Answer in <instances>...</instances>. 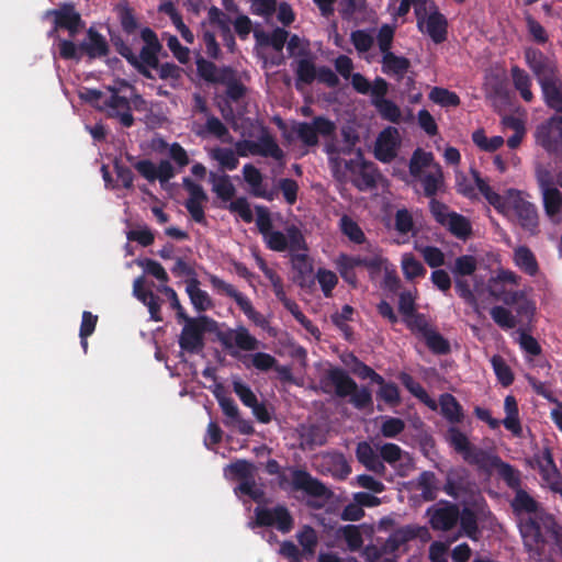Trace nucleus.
<instances>
[{
	"label": "nucleus",
	"mask_w": 562,
	"mask_h": 562,
	"mask_svg": "<svg viewBox=\"0 0 562 562\" xmlns=\"http://www.w3.org/2000/svg\"><path fill=\"white\" fill-rule=\"evenodd\" d=\"M447 441L459 453L462 459L470 465H475L479 469L487 470L494 463L495 454H491L484 449L472 445L468 436L462 432L457 426H451L447 430Z\"/></svg>",
	"instance_id": "1"
},
{
	"label": "nucleus",
	"mask_w": 562,
	"mask_h": 562,
	"mask_svg": "<svg viewBox=\"0 0 562 562\" xmlns=\"http://www.w3.org/2000/svg\"><path fill=\"white\" fill-rule=\"evenodd\" d=\"M415 16L418 31L429 36L435 44H441L447 40L448 19L434 1L429 0L426 7L417 5Z\"/></svg>",
	"instance_id": "2"
},
{
	"label": "nucleus",
	"mask_w": 562,
	"mask_h": 562,
	"mask_svg": "<svg viewBox=\"0 0 562 562\" xmlns=\"http://www.w3.org/2000/svg\"><path fill=\"white\" fill-rule=\"evenodd\" d=\"M140 38L144 42V46L139 55L134 54V59L130 58L127 63L146 79H155L151 69H156L160 64L158 56L162 45L157 34L148 26L140 30Z\"/></svg>",
	"instance_id": "3"
},
{
	"label": "nucleus",
	"mask_w": 562,
	"mask_h": 562,
	"mask_svg": "<svg viewBox=\"0 0 562 562\" xmlns=\"http://www.w3.org/2000/svg\"><path fill=\"white\" fill-rule=\"evenodd\" d=\"M266 247L277 252L307 251V243L302 231L294 224L285 227V233L281 231H271L262 237Z\"/></svg>",
	"instance_id": "4"
},
{
	"label": "nucleus",
	"mask_w": 562,
	"mask_h": 562,
	"mask_svg": "<svg viewBox=\"0 0 562 562\" xmlns=\"http://www.w3.org/2000/svg\"><path fill=\"white\" fill-rule=\"evenodd\" d=\"M504 411L506 413V417L502 422L492 417V414L487 408L480 406L474 408V414L480 420L486 423L493 430L498 429L501 424H503L504 427L513 434V436L521 437L522 427L519 418V408L515 396L507 395L505 397Z\"/></svg>",
	"instance_id": "5"
},
{
	"label": "nucleus",
	"mask_w": 562,
	"mask_h": 562,
	"mask_svg": "<svg viewBox=\"0 0 562 562\" xmlns=\"http://www.w3.org/2000/svg\"><path fill=\"white\" fill-rule=\"evenodd\" d=\"M209 281L217 294L233 299L247 318L254 324L260 327H265L268 324L266 317L255 310L251 301L245 294L239 292L233 284L224 281L215 274H210Z\"/></svg>",
	"instance_id": "6"
},
{
	"label": "nucleus",
	"mask_w": 562,
	"mask_h": 562,
	"mask_svg": "<svg viewBox=\"0 0 562 562\" xmlns=\"http://www.w3.org/2000/svg\"><path fill=\"white\" fill-rule=\"evenodd\" d=\"M45 18L53 19V27L48 32L49 37L54 36L59 30H66L70 37H75L85 25L74 2H63L57 9L47 10Z\"/></svg>",
	"instance_id": "7"
},
{
	"label": "nucleus",
	"mask_w": 562,
	"mask_h": 562,
	"mask_svg": "<svg viewBox=\"0 0 562 562\" xmlns=\"http://www.w3.org/2000/svg\"><path fill=\"white\" fill-rule=\"evenodd\" d=\"M255 524L258 527H274L281 533H289L294 527V518L284 504L274 507H256Z\"/></svg>",
	"instance_id": "8"
},
{
	"label": "nucleus",
	"mask_w": 562,
	"mask_h": 562,
	"mask_svg": "<svg viewBox=\"0 0 562 562\" xmlns=\"http://www.w3.org/2000/svg\"><path fill=\"white\" fill-rule=\"evenodd\" d=\"M297 138L307 147L318 145V136H333L337 130L335 122L325 116H315L312 122H300L293 128Z\"/></svg>",
	"instance_id": "9"
},
{
	"label": "nucleus",
	"mask_w": 562,
	"mask_h": 562,
	"mask_svg": "<svg viewBox=\"0 0 562 562\" xmlns=\"http://www.w3.org/2000/svg\"><path fill=\"white\" fill-rule=\"evenodd\" d=\"M525 61L537 78L539 86L561 75L557 60L538 48L525 49Z\"/></svg>",
	"instance_id": "10"
},
{
	"label": "nucleus",
	"mask_w": 562,
	"mask_h": 562,
	"mask_svg": "<svg viewBox=\"0 0 562 562\" xmlns=\"http://www.w3.org/2000/svg\"><path fill=\"white\" fill-rule=\"evenodd\" d=\"M535 138L548 154L562 150V116H552L537 126Z\"/></svg>",
	"instance_id": "11"
},
{
	"label": "nucleus",
	"mask_w": 562,
	"mask_h": 562,
	"mask_svg": "<svg viewBox=\"0 0 562 562\" xmlns=\"http://www.w3.org/2000/svg\"><path fill=\"white\" fill-rule=\"evenodd\" d=\"M429 525L435 531H450L459 522V506L448 501H440L426 510Z\"/></svg>",
	"instance_id": "12"
},
{
	"label": "nucleus",
	"mask_w": 562,
	"mask_h": 562,
	"mask_svg": "<svg viewBox=\"0 0 562 562\" xmlns=\"http://www.w3.org/2000/svg\"><path fill=\"white\" fill-rule=\"evenodd\" d=\"M510 507L513 513L519 518L518 527L521 532L522 525L528 520H538L542 516H552L543 510L540 503L537 502L527 491L524 488L515 492L513 499L510 501Z\"/></svg>",
	"instance_id": "13"
},
{
	"label": "nucleus",
	"mask_w": 562,
	"mask_h": 562,
	"mask_svg": "<svg viewBox=\"0 0 562 562\" xmlns=\"http://www.w3.org/2000/svg\"><path fill=\"white\" fill-rule=\"evenodd\" d=\"M210 318L200 316L196 319H188L179 337V346L189 353H199L204 347V333Z\"/></svg>",
	"instance_id": "14"
},
{
	"label": "nucleus",
	"mask_w": 562,
	"mask_h": 562,
	"mask_svg": "<svg viewBox=\"0 0 562 562\" xmlns=\"http://www.w3.org/2000/svg\"><path fill=\"white\" fill-rule=\"evenodd\" d=\"M321 385L325 393H330L334 389L336 396L340 398L348 397L357 389L356 381L340 367L326 370L321 378Z\"/></svg>",
	"instance_id": "15"
},
{
	"label": "nucleus",
	"mask_w": 562,
	"mask_h": 562,
	"mask_svg": "<svg viewBox=\"0 0 562 562\" xmlns=\"http://www.w3.org/2000/svg\"><path fill=\"white\" fill-rule=\"evenodd\" d=\"M398 146L400 139L397 128L387 126L376 138L374 156L381 162L389 164L397 156Z\"/></svg>",
	"instance_id": "16"
},
{
	"label": "nucleus",
	"mask_w": 562,
	"mask_h": 562,
	"mask_svg": "<svg viewBox=\"0 0 562 562\" xmlns=\"http://www.w3.org/2000/svg\"><path fill=\"white\" fill-rule=\"evenodd\" d=\"M292 487L313 497H326L330 493L324 483L302 469L292 470Z\"/></svg>",
	"instance_id": "17"
},
{
	"label": "nucleus",
	"mask_w": 562,
	"mask_h": 562,
	"mask_svg": "<svg viewBox=\"0 0 562 562\" xmlns=\"http://www.w3.org/2000/svg\"><path fill=\"white\" fill-rule=\"evenodd\" d=\"M358 164L355 166L352 183L360 191H367L376 187L379 172L373 162L362 159L361 149L357 150Z\"/></svg>",
	"instance_id": "18"
},
{
	"label": "nucleus",
	"mask_w": 562,
	"mask_h": 562,
	"mask_svg": "<svg viewBox=\"0 0 562 562\" xmlns=\"http://www.w3.org/2000/svg\"><path fill=\"white\" fill-rule=\"evenodd\" d=\"M510 205L524 228H535L538 225L537 207L525 200L519 191H509Z\"/></svg>",
	"instance_id": "19"
},
{
	"label": "nucleus",
	"mask_w": 562,
	"mask_h": 562,
	"mask_svg": "<svg viewBox=\"0 0 562 562\" xmlns=\"http://www.w3.org/2000/svg\"><path fill=\"white\" fill-rule=\"evenodd\" d=\"M79 49L89 59L103 58L110 53L106 38L94 27L87 30L86 38L79 43Z\"/></svg>",
	"instance_id": "20"
},
{
	"label": "nucleus",
	"mask_w": 562,
	"mask_h": 562,
	"mask_svg": "<svg viewBox=\"0 0 562 562\" xmlns=\"http://www.w3.org/2000/svg\"><path fill=\"white\" fill-rule=\"evenodd\" d=\"M243 177L245 182L249 186L250 194L255 198L272 201L277 196L273 190H268L267 184L263 183V175L252 164H246L243 167Z\"/></svg>",
	"instance_id": "21"
},
{
	"label": "nucleus",
	"mask_w": 562,
	"mask_h": 562,
	"mask_svg": "<svg viewBox=\"0 0 562 562\" xmlns=\"http://www.w3.org/2000/svg\"><path fill=\"white\" fill-rule=\"evenodd\" d=\"M104 105L109 109V116L119 119L124 127L134 125V116L132 114V106L130 99L120 95L119 93L111 94L105 101Z\"/></svg>",
	"instance_id": "22"
},
{
	"label": "nucleus",
	"mask_w": 562,
	"mask_h": 562,
	"mask_svg": "<svg viewBox=\"0 0 562 562\" xmlns=\"http://www.w3.org/2000/svg\"><path fill=\"white\" fill-rule=\"evenodd\" d=\"M356 458L368 471L378 475L385 474V464L381 461L379 454L368 441H360L357 443Z\"/></svg>",
	"instance_id": "23"
},
{
	"label": "nucleus",
	"mask_w": 562,
	"mask_h": 562,
	"mask_svg": "<svg viewBox=\"0 0 562 562\" xmlns=\"http://www.w3.org/2000/svg\"><path fill=\"white\" fill-rule=\"evenodd\" d=\"M469 484V471L463 467L452 468L446 474L443 492L452 498H458L465 492Z\"/></svg>",
	"instance_id": "24"
},
{
	"label": "nucleus",
	"mask_w": 562,
	"mask_h": 562,
	"mask_svg": "<svg viewBox=\"0 0 562 562\" xmlns=\"http://www.w3.org/2000/svg\"><path fill=\"white\" fill-rule=\"evenodd\" d=\"M196 70L202 79L211 83H224L233 76L232 68L223 67L218 69L213 61L204 58L196 60Z\"/></svg>",
	"instance_id": "25"
},
{
	"label": "nucleus",
	"mask_w": 562,
	"mask_h": 562,
	"mask_svg": "<svg viewBox=\"0 0 562 562\" xmlns=\"http://www.w3.org/2000/svg\"><path fill=\"white\" fill-rule=\"evenodd\" d=\"M382 71L394 77L397 81L402 80L411 67V61L404 56H397L390 52L382 55Z\"/></svg>",
	"instance_id": "26"
},
{
	"label": "nucleus",
	"mask_w": 562,
	"mask_h": 562,
	"mask_svg": "<svg viewBox=\"0 0 562 562\" xmlns=\"http://www.w3.org/2000/svg\"><path fill=\"white\" fill-rule=\"evenodd\" d=\"M540 88L546 104L550 109L562 113V75L542 82Z\"/></svg>",
	"instance_id": "27"
},
{
	"label": "nucleus",
	"mask_w": 562,
	"mask_h": 562,
	"mask_svg": "<svg viewBox=\"0 0 562 562\" xmlns=\"http://www.w3.org/2000/svg\"><path fill=\"white\" fill-rule=\"evenodd\" d=\"M441 415L453 426L463 420L464 414L462 406L450 393H443L439 397Z\"/></svg>",
	"instance_id": "28"
},
{
	"label": "nucleus",
	"mask_w": 562,
	"mask_h": 562,
	"mask_svg": "<svg viewBox=\"0 0 562 562\" xmlns=\"http://www.w3.org/2000/svg\"><path fill=\"white\" fill-rule=\"evenodd\" d=\"M432 171L423 173L420 177H413L422 183L424 194L427 198L434 199V196L443 187V173L439 165L434 166Z\"/></svg>",
	"instance_id": "29"
},
{
	"label": "nucleus",
	"mask_w": 562,
	"mask_h": 562,
	"mask_svg": "<svg viewBox=\"0 0 562 562\" xmlns=\"http://www.w3.org/2000/svg\"><path fill=\"white\" fill-rule=\"evenodd\" d=\"M257 156L271 157L276 160H282L284 158L283 150L267 128L262 130L257 139Z\"/></svg>",
	"instance_id": "30"
},
{
	"label": "nucleus",
	"mask_w": 562,
	"mask_h": 562,
	"mask_svg": "<svg viewBox=\"0 0 562 562\" xmlns=\"http://www.w3.org/2000/svg\"><path fill=\"white\" fill-rule=\"evenodd\" d=\"M398 379L405 389L416 398H418L423 404L432 411L437 409V402L429 396L423 385L417 382L411 374L402 372Z\"/></svg>",
	"instance_id": "31"
},
{
	"label": "nucleus",
	"mask_w": 562,
	"mask_h": 562,
	"mask_svg": "<svg viewBox=\"0 0 562 562\" xmlns=\"http://www.w3.org/2000/svg\"><path fill=\"white\" fill-rule=\"evenodd\" d=\"M492 468L498 470V474L506 485L517 492L521 490V474L520 471L514 468L512 464L504 462L498 456L495 457Z\"/></svg>",
	"instance_id": "32"
},
{
	"label": "nucleus",
	"mask_w": 562,
	"mask_h": 562,
	"mask_svg": "<svg viewBox=\"0 0 562 562\" xmlns=\"http://www.w3.org/2000/svg\"><path fill=\"white\" fill-rule=\"evenodd\" d=\"M209 180L212 183V190L223 202L231 201L235 193L236 188L232 183L228 175L218 176L215 172H210Z\"/></svg>",
	"instance_id": "33"
},
{
	"label": "nucleus",
	"mask_w": 562,
	"mask_h": 562,
	"mask_svg": "<svg viewBox=\"0 0 562 562\" xmlns=\"http://www.w3.org/2000/svg\"><path fill=\"white\" fill-rule=\"evenodd\" d=\"M510 77L515 89L519 92L520 97L526 102L533 100V93L531 91V78L526 70L517 65L510 68Z\"/></svg>",
	"instance_id": "34"
},
{
	"label": "nucleus",
	"mask_w": 562,
	"mask_h": 562,
	"mask_svg": "<svg viewBox=\"0 0 562 562\" xmlns=\"http://www.w3.org/2000/svg\"><path fill=\"white\" fill-rule=\"evenodd\" d=\"M307 251H295L290 252L291 265L293 270L296 272V281L303 285L312 276L313 265L308 258Z\"/></svg>",
	"instance_id": "35"
},
{
	"label": "nucleus",
	"mask_w": 562,
	"mask_h": 562,
	"mask_svg": "<svg viewBox=\"0 0 562 562\" xmlns=\"http://www.w3.org/2000/svg\"><path fill=\"white\" fill-rule=\"evenodd\" d=\"M158 12L164 13L168 15L172 22V24L176 26V29L179 31L181 37L189 44H192L194 41V35L191 32V30L184 24L181 14L176 9L175 4H171L170 2L165 3L164 5H158Z\"/></svg>",
	"instance_id": "36"
},
{
	"label": "nucleus",
	"mask_w": 562,
	"mask_h": 562,
	"mask_svg": "<svg viewBox=\"0 0 562 562\" xmlns=\"http://www.w3.org/2000/svg\"><path fill=\"white\" fill-rule=\"evenodd\" d=\"M416 487L422 492L420 496L424 501H435L439 490L436 474L431 471H423L416 480Z\"/></svg>",
	"instance_id": "37"
},
{
	"label": "nucleus",
	"mask_w": 562,
	"mask_h": 562,
	"mask_svg": "<svg viewBox=\"0 0 562 562\" xmlns=\"http://www.w3.org/2000/svg\"><path fill=\"white\" fill-rule=\"evenodd\" d=\"M200 282L198 279H191L187 283V293L190 297V301L193 307L198 312H204L212 306V301L204 290L200 289Z\"/></svg>",
	"instance_id": "38"
},
{
	"label": "nucleus",
	"mask_w": 562,
	"mask_h": 562,
	"mask_svg": "<svg viewBox=\"0 0 562 562\" xmlns=\"http://www.w3.org/2000/svg\"><path fill=\"white\" fill-rule=\"evenodd\" d=\"M472 175L475 181V186L482 195L486 199V201L494 206L495 210L502 212L505 209V201L501 194L495 192L488 183L481 178L480 172L476 170H472Z\"/></svg>",
	"instance_id": "39"
},
{
	"label": "nucleus",
	"mask_w": 562,
	"mask_h": 562,
	"mask_svg": "<svg viewBox=\"0 0 562 562\" xmlns=\"http://www.w3.org/2000/svg\"><path fill=\"white\" fill-rule=\"evenodd\" d=\"M445 227L453 236L462 240L468 239L472 234V226L470 221L465 216L453 211L451 212L450 218H448V223Z\"/></svg>",
	"instance_id": "40"
},
{
	"label": "nucleus",
	"mask_w": 562,
	"mask_h": 562,
	"mask_svg": "<svg viewBox=\"0 0 562 562\" xmlns=\"http://www.w3.org/2000/svg\"><path fill=\"white\" fill-rule=\"evenodd\" d=\"M514 260L516 266L519 267L525 273L531 277L537 274L539 270L538 262L535 255L528 247H518L515 250Z\"/></svg>",
	"instance_id": "41"
},
{
	"label": "nucleus",
	"mask_w": 562,
	"mask_h": 562,
	"mask_svg": "<svg viewBox=\"0 0 562 562\" xmlns=\"http://www.w3.org/2000/svg\"><path fill=\"white\" fill-rule=\"evenodd\" d=\"M542 203L546 214L550 218L558 217L562 212V192L558 188L546 189Z\"/></svg>",
	"instance_id": "42"
},
{
	"label": "nucleus",
	"mask_w": 562,
	"mask_h": 562,
	"mask_svg": "<svg viewBox=\"0 0 562 562\" xmlns=\"http://www.w3.org/2000/svg\"><path fill=\"white\" fill-rule=\"evenodd\" d=\"M434 162V155L430 151H425L422 148L414 150L408 165L409 175L412 177H420L425 168H428Z\"/></svg>",
	"instance_id": "43"
},
{
	"label": "nucleus",
	"mask_w": 562,
	"mask_h": 562,
	"mask_svg": "<svg viewBox=\"0 0 562 562\" xmlns=\"http://www.w3.org/2000/svg\"><path fill=\"white\" fill-rule=\"evenodd\" d=\"M459 522L463 533L472 539L477 540L479 538V525H477V516L469 507H464L462 510L459 509Z\"/></svg>",
	"instance_id": "44"
},
{
	"label": "nucleus",
	"mask_w": 562,
	"mask_h": 562,
	"mask_svg": "<svg viewBox=\"0 0 562 562\" xmlns=\"http://www.w3.org/2000/svg\"><path fill=\"white\" fill-rule=\"evenodd\" d=\"M296 89H301V85H311L316 79L317 68L314 63L308 58H302L297 61L295 69Z\"/></svg>",
	"instance_id": "45"
},
{
	"label": "nucleus",
	"mask_w": 562,
	"mask_h": 562,
	"mask_svg": "<svg viewBox=\"0 0 562 562\" xmlns=\"http://www.w3.org/2000/svg\"><path fill=\"white\" fill-rule=\"evenodd\" d=\"M427 348L434 355H448L451 350L450 342L434 327L423 337Z\"/></svg>",
	"instance_id": "46"
},
{
	"label": "nucleus",
	"mask_w": 562,
	"mask_h": 562,
	"mask_svg": "<svg viewBox=\"0 0 562 562\" xmlns=\"http://www.w3.org/2000/svg\"><path fill=\"white\" fill-rule=\"evenodd\" d=\"M301 438L308 448L324 446L327 442V432L319 425H310L302 428Z\"/></svg>",
	"instance_id": "47"
},
{
	"label": "nucleus",
	"mask_w": 562,
	"mask_h": 562,
	"mask_svg": "<svg viewBox=\"0 0 562 562\" xmlns=\"http://www.w3.org/2000/svg\"><path fill=\"white\" fill-rule=\"evenodd\" d=\"M341 233L355 244H363L366 235L359 224L348 215H342L339 221Z\"/></svg>",
	"instance_id": "48"
},
{
	"label": "nucleus",
	"mask_w": 562,
	"mask_h": 562,
	"mask_svg": "<svg viewBox=\"0 0 562 562\" xmlns=\"http://www.w3.org/2000/svg\"><path fill=\"white\" fill-rule=\"evenodd\" d=\"M401 263L403 274L407 280L422 278L427 272L423 263L419 260H417L415 256L411 252L403 255Z\"/></svg>",
	"instance_id": "49"
},
{
	"label": "nucleus",
	"mask_w": 562,
	"mask_h": 562,
	"mask_svg": "<svg viewBox=\"0 0 562 562\" xmlns=\"http://www.w3.org/2000/svg\"><path fill=\"white\" fill-rule=\"evenodd\" d=\"M429 99L434 103L443 108H456L460 105L461 102L459 95L456 92L441 87L432 88L429 93Z\"/></svg>",
	"instance_id": "50"
},
{
	"label": "nucleus",
	"mask_w": 562,
	"mask_h": 562,
	"mask_svg": "<svg viewBox=\"0 0 562 562\" xmlns=\"http://www.w3.org/2000/svg\"><path fill=\"white\" fill-rule=\"evenodd\" d=\"M373 106L383 120L394 124L400 123L402 116L401 109L392 100H376Z\"/></svg>",
	"instance_id": "51"
},
{
	"label": "nucleus",
	"mask_w": 562,
	"mask_h": 562,
	"mask_svg": "<svg viewBox=\"0 0 562 562\" xmlns=\"http://www.w3.org/2000/svg\"><path fill=\"white\" fill-rule=\"evenodd\" d=\"M116 12L122 30L127 35L134 34L138 29V21L135 16L134 9L128 4H119L116 7Z\"/></svg>",
	"instance_id": "52"
},
{
	"label": "nucleus",
	"mask_w": 562,
	"mask_h": 562,
	"mask_svg": "<svg viewBox=\"0 0 562 562\" xmlns=\"http://www.w3.org/2000/svg\"><path fill=\"white\" fill-rule=\"evenodd\" d=\"M257 40L265 45L271 46L274 50L281 52L288 41L289 32L284 29L277 27L270 34H256Z\"/></svg>",
	"instance_id": "53"
},
{
	"label": "nucleus",
	"mask_w": 562,
	"mask_h": 562,
	"mask_svg": "<svg viewBox=\"0 0 562 562\" xmlns=\"http://www.w3.org/2000/svg\"><path fill=\"white\" fill-rule=\"evenodd\" d=\"M491 363L498 382L505 387L512 385L514 382V374L504 358L499 355H495L492 357Z\"/></svg>",
	"instance_id": "54"
},
{
	"label": "nucleus",
	"mask_w": 562,
	"mask_h": 562,
	"mask_svg": "<svg viewBox=\"0 0 562 562\" xmlns=\"http://www.w3.org/2000/svg\"><path fill=\"white\" fill-rule=\"evenodd\" d=\"M477 269V260L472 255H462L456 258L451 272L454 277H469Z\"/></svg>",
	"instance_id": "55"
},
{
	"label": "nucleus",
	"mask_w": 562,
	"mask_h": 562,
	"mask_svg": "<svg viewBox=\"0 0 562 562\" xmlns=\"http://www.w3.org/2000/svg\"><path fill=\"white\" fill-rule=\"evenodd\" d=\"M211 157L216 160L223 169L229 171L238 167L239 160L232 148L216 147L211 151Z\"/></svg>",
	"instance_id": "56"
},
{
	"label": "nucleus",
	"mask_w": 562,
	"mask_h": 562,
	"mask_svg": "<svg viewBox=\"0 0 562 562\" xmlns=\"http://www.w3.org/2000/svg\"><path fill=\"white\" fill-rule=\"evenodd\" d=\"M161 80H169L170 86L176 89L180 86L183 69L173 63H160L156 68Z\"/></svg>",
	"instance_id": "57"
},
{
	"label": "nucleus",
	"mask_w": 562,
	"mask_h": 562,
	"mask_svg": "<svg viewBox=\"0 0 562 562\" xmlns=\"http://www.w3.org/2000/svg\"><path fill=\"white\" fill-rule=\"evenodd\" d=\"M234 491L236 495H246L256 503L262 502L265 497V491L262 487L257 485L255 476L239 482Z\"/></svg>",
	"instance_id": "58"
},
{
	"label": "nucleus",
	"mask_w": 562,
	"mask_h": 562,
	"mask_svg": "<svg viewBox=\"0 0 562 562\" xmlns=\"http://www.w3.org/2000/svg\"><path fill=\"white\" fill-rule=\"evenodd\" d=\"M379 449V458L383 463H389L390 465H395V463L404 456L408 457V453L405 452L398 445L393 442H385L382 446L378 447Z\"/></svg>",
	"instance_id": "59"
},
{
	"label": "nucleus",
	"mask_w": 562,
	"mask_h": 562,
	"mask_svg": "<svg viewBox=\"0 0 562 562\" xmlns=\"http://www.w3.org/2000/svg\"><path fill=\"white\" fill-rule=\"evenodd\" d=\"M297 541L303 548V552L307 555H313L318 543V538L315 529L308 525L303 526L299 531Z\"/></svg>",
	"instance_id": "60"
},
{
	"label": "nucleus",
	"mask_w": 562,
	"mask_h": 562,
	"mask_svg": "<svg viewBox=\"0 0 562 562\" xmlns=\"http://www.w3.org/2000/svg\"><path fill=\"white\" fill-rule=\"evenodd\" d=\"M214 396L216 397L224 415L228 417L231 420L238 419L239 409L232 397H228L224 393V389L222 385H216L214 390Z\"/></svg>",
	"instance_id": "61"
},
{
	"label": "nucleus",
	"mask_w": 562,
	"mask_h": 562,
	"mask_svg": "<svg viewBox=\"0 0 562 562\" xmlns=\"http://www.w3.org/2000/svg\"><path fill=\"white\" fill-rule=\"evenodd\" d=\"M404 322L407 328L415 335H419L422 337L426 336V334L432 329V326L429 324L425 314L414 313L406 318Z\"/></svg>",
	"instance_id": "62"
},
{
	"label": "nucleus",
	"mask_w": 562,
	"mask_h": 562,
	"mask_svg": "<svg viewBox=\"0 0 562 562\" xmlns=\"http://www.w3.org/2000/svg\"><path fill=\"white\" fill-rule=\"evenodd\" d=\"M350 359L353 363L351 368L352 373L362 380L370 379L373 383H383V376L376 373L371 367L359 360L355 355H350Z\"/></svg>",
	"instance_id": "63"
},
{
	"label": "nucleus",
	"mask_w": 562,
	"mask_h": 562,
	"mask_svg": "<svg viewBox=\"0 0 562 562\" xmlns=\"http://www.w3.org/2000/svg\"><path fill=\"white\" fill-rule=\"evenodd\" d=\"M394 228L401 235H407L414 231V220L412 213L403 207L398 209L394 216Z\"/></svg>",
	"instance_id": "64"
}]
</instances>
